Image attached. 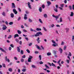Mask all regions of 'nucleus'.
Listing matches in <instances>:
<instances>
[{
	"label": "nucleus",
	"instance_id": "1",
	"mask_svg": "<svg viewBox=\"0 0 74 74\" xmlns=\"http://www.w3.org/2000/svg\"><path fill=\"white\" fill-rule=\"evenodd\" d=\"M39 35H42V34L41 32H39L37 33L35 35V37H37V36H40Z\"/></svg>",
	"mask_w": 74,
	"mask_h": 74
},
{
	"label": "nucleus",
	"instance_id": "2",
	"mask_svg": "<svg viewBox=\"0 0 74 74\" xmlns=\"http://www.w3.org/2000/svg\"><path fill=\"white\" fill-rule=\"evenodd\" d=\"M3 27H2V29L3 30H6V29L7 28V27L6 26H5V25H3Z\"/></svg>",
	"mask_w": 74,
	"mask_h": 74
},
{
	"label": "nucleus",
	"instance_id": "3",
	"mask_svg": "<svg viewBox=\"0 0 74 74\" xmlns=\"http://www.w3.org/2000/svg\"><path fill=\"white\" fill-rule=\"evenodd\" d=\"M13 12L15 14H18V12H17L15 8L13 10Z\"/></svg>",
	"mask_w": 74,
	"mask_h": 74
},
{
	"label": "nucleus",
	"instance_id": "4",
	"mask_svg": "<svg viewBox=\"0 0 74 74\" xmlns=\"http://www.w3.org/2000/svg\"><path fill=\"white\" fill-rule=\"evenodd\" d=\"M0 50L2 52H5L6 53V51H5L1 47H0Z\"/></svg>",
	"mask_w": 74,
	"mask_h": 74
},
{
	"label": "nucleus",
	"instance_id": "5",
	"mask_svg": "<svg viewBox=\"0 0 74 74\" xmlns=\"http://www.w3.org/2000/svg\"><path fill=\"white\" fill-rule=\"evenodd\" d=\"M30 3L29 2L28 3V6L29 8L30 9H32V7H31V5H30Z\"/></svg>",
	"mask_w": 74,
	"mask_h": 74
},
{
	"label": "nucleus",
	"instance_id": "6",
	"mask_svg": "<svg viewBox=\"0 0 74 74\" xmlns=\"http://www.w3.org/2000/svg\"><path fill=\"white\" fill-rule=\"evenodd\" d=\"M2 15L3 16H6V14L5 12H3L2 13Z\"/></svg>",
	"mask_w": 74,
	"mask_h": 74
},
{
	"label": "nucleus",
	"instance_id": "7",
	"mask_svg": "<svg viewBox=\"0 0 74 74\" xmlns=\"http://www.w3.org/2000/svg\"><path fill=\"white\" fill-rule=\"evenodd\" d=\"M12 8H15V5L14 3H12Z\"/></svg>",
	"mask_w": 74,
	"mask_h": 74
},
{
	"label": "nucleus",
	"instance_id": "8",
	"mask_svg": "<svg viewBox=\"0 0 74 74\" xmlns=\"http://www.w3.org/2000/svg\"><path fill=\"white\" fill-rule=\"evenodd\" d=\"M40 40V38L38 37V39H36V41H37L38 43H40V41H41Z\"/></svg>",
	"mask_w": 74,
	"mask_h": 74
},
{
	"label": "nucleus",
	"instance_id": "9",
	"mask_svg": "<svg viewBox=\"0 0 74 74\" xmlns=\"http://www.w3.org/2000/svg\"><path fill=\"white\" fill-rule=\"evenodd\" d=\"M59 51L60 52V53H62V52H63V50L61 48H59Z\"/></svg>",
	"mask_w": 74,
	"mask_h": 74
},
{
	"label": "nucleus",
	"instance_id": "10",
	"mask_svg": "<svg viewBox=\"0 0 74 74\" xmlns=\"http://www.w3.org/2000/svg\"><path fill=\"white\" fill-rule=\"evenodd\" d=\"M10 16H11V18H13L14 17V13H11L10 14Z\"/></svg>",
	"mask_w": 74,
	"mask_h": 74
},
{
	"label": "nucleus",
	"instance_id": "11",
	"mask_svg": "<svg viewBox=\"0 0 74 74\" xmlns=\"http://www.w3.org/2000/svg\"><path fill=\"white\" fill-rule=\"evenodd\" d=\"M65 30L66 31V33H68L69 31V29L68 28H65Z\"/></svg>",
	"mask_w": 74,
	"mask_h": 74
},
{
	"label": "nucleus",
	"instance_id": "12",
	"mask_svg": "<svg viewBox=\"0 0 74 74\" xmlns=\"http://www.w3.org/2000/svg\"><path fill=\"white\" fill-rule=\"evenodd\" d=\"M47 4H48V6H49L50 4H51V2L49 1H47Z\"/></svg>",
	"mask_w": 74,
	"mask_h": 74
},
{
	"label": "nucleus",
	"instance_id": "13",
	"mask_svg": "<svg viewBox=\"0 0 74 74\" xmlns=\"http://www.w3.org/2000/svg\"><path fill=\"white\" fill-rule=\"evenodd\" d=\"M53 47H56V46H58V44L57 43H54L52 45Z\"/></svg>",
	"mask_w": 74,
	"mask_h": 74
},
{
	"label": "nucleus",
	"instance_id": "14",
	"mask_svg": "<svg viewBox=\"0 0 74 74\" xmlns=\"http://www.w3.org/2000/svg\"><path fill=\"white\" fill-rule=\"evenodd\" d=\"M60 15V14H59L58 16H57V17L55 18H56V21H58V19H58L59 18V16Z\"/></svg>",
	"mask_w": 74,
	"mask_h": 74
},
{
	"label": "nucleus",
	"instance_id": "15",
	"mask_svg": "<svg viewBox=\"0 0 74 74\" xmlns=\"http://www.w3.org/2000/svg\"><path fill=\"white\" fill-rule=\"evenodd\" d=\"M27 15H26V14H25L24 15V19H25V20L27 19Z\"/></svg>",
	"mask_w": 74,
	"mask_h": 74
},
{
	"label": "nucleus",
	"instance_id": "16",
	"mask_svg": "<svg viewBox=\"0 0 74 74\" xmlns=\"http://www.w3.org/2000/svg\"><path fill=\"white\" fill-rule=\"evenodd\" d=\"M39 12H42V8H41V7H40L39 8Z\"/></svg>",
	"mask_w": 74,
	"mask_h": 74
},
{
	"label": "nucleus",
	"instance_id": "17",
	"mask_svg": "<svg viewBox=\"0 0 74 74\" xmlns=\"http://www.w3.org/2000/svg\"><path fill=\"white\" fill-rule=\"evenodd\" d=\"M17 51L18 52H20V51H21V49H19V48L18 47H17Z\"/></svg>",
	"mask_w": 74,
	"mask_h": 74
},
{
	"label": "nucleus",
	"instance_id": "18",
	"mask_svg": "<svg viewBox=\"0 0 74 74\" xmlns=\"http://www.w3.org/2000/svg\"><path fill=\"white\" fill-rule=\"evenodd\" d=\"M16 37H19V35L18 34H16L14 35V38H16Z\"/></svg>",
	"mask_w": 74,
	"mask_h": 74
},
{
	"label": "nucleus",
	"instance_id": "19",
	"mask_svg": "<svg viewBox=\"0 0 74 74\" xmlns=\"http://www.w3.org/2000/svg\"><path fill=\"white\" fill-rule=\"evenodd\" d=\"M66 48H67V46L66 45L64 46V48H63L64 50V51H66Z\"/></svg>",
	"mask_w": 74,
	"mask_h": 74
},
{
	"label": "nucleus",
	"instance_id": "20",
	"mask_svg": "<svg viewBox=\"0 0 74 74\" xmlns=\"http://www.w3.org/2000/svg\"><path fill=\"white\" fill-rule=\"evenodd\" d=\"M17 32L19 34H21L22 33V32H21V31L19 30H18L17 31Z\"/></svg>",
	"mask_w": 74,
	"mask_h": 74
},
{
	"label": "nucleus",
	"instance_id": "21",
	"mask_svg": "<svg viewBox=\"0 0 74 74\" xmlns=\"http://www.w3.org/2000/svg\"><path fill=\"white\" fill-rule=\"evenodd\" d=\"M54 10L55 11V12H56L58 11V9L55 8H54Z\"/></svg>",
	"mask_w": 74,
	"mask_h": 74
},
{
	"label": "nucleus",
	"instance_id": "22",
	"mask_svg": "<svg viewBox=\"0 0 74 74\" xmlns=\"http://www.w3.org/2000/svg\"><path fill=\"white\" fill-rule=\"evenodd\" d=\"M8 70L9 71H10V72H12V69L11 68H9Z\"/></svg>",
	"mask_w": 74,
	"mask_h": 74
},
{
	"label": "nucleus",
	"instance_id": "23",
	"mask_svg": "<svg viewBox=\"0 0 74 74\" xmlns=\"http://www.w3.org/2000/svg\"><path fill=\"white\" fill-rule=\"evenodd\" d=\"M32 59H30V58H28V62H31Z\"/></svg>",
	"mask_w": 74,
	"mask_h": 74
},
{
	"label": "nucleus",
	"instance_id": "24",
	"mask_svg": "<svg viewBox=\"0 0 74 74\" xmlns=\"http://www.w3.org/2000/svg\"><path fill=\"white\" fill-rule=\"evenodd\" d=\"M45 67H46L47 68V69H49V67L48 66H47V64H45Z\"/></svg>",
	"mask_w": 74,
	"mask_h": 74
},
{
	"label": "nucleus",
	"instance_id": "25",
	"mask_svg": "<svg viewBox=\"0 0 74 74\" xmlns=\"http://www.w3.org/2000/svg\"><path fill=\"white\" fill-rule=\"evenodd\" d=\"M44 16L45 18H47V14H45L44 15Z\"/></svg>",
	"mask_w": 74,
	"mask_h": 74
},
{
	"label": "nucleus",
	"instance_id": "26",
	"mask_svg": "<svg viewBox=\"0 0 74 74\" xmlns=\"http://www.w3.org/2000/svg\"><path fill=\"white\" fill-rule=\"evenodd\" d=\"M47 56H50L51 55V53L50 52H48L47 53Z\"/></svg>",
	"mask_w": 74,
	"mask_h": 74
},
{
	"label": "nucleus",
	"instance_id": "27",
	"mask_svg": "<svg viewBox=\"0 0 74 74\" xmlns=\"http://www.w3.org/2000/svg\"><path fill=\"white\" fill-rule=\"evenodd\" d=\"M21 19V17L20 16L18 17V18L17 19L18 21H19Z\"/></svg>",
	"mask_w": 74,
	"mask_h": 74
},
{
	"label": "nucleus",
	"instance_id": "28",
	"mask_svg": "<svg viewBox=\"0 0 74 74\" xmlns=\"http://www.w3.org/2000/svg\"><path fill=\"white\" fill-rule=\"evenodd\" d=\"M39 21L40 23H42V24L43 23L42 22V21L41 20V19H39Z\"/></svg>",
	"mask_w": 74,
	"mask_h": 74
},
{
	"label": "nucleus",
	"instance_id": "29",
	"mask_svg": "<svg viewBox=\"0 0 74 74\" xmlns=\"http://www.w3.org/2000/svg\"><path fill=\"white\" fill-rule=\"evenodd\" d=\"M74 15V13H73V12H71V14L70 15L71 16H73Z\"/></svg>",
	"mask_w": 74,
	"mask_h": 74
},
{
	"label": "nucleus",
	"instance_id": "30",
	"mask_svg": "<svg viewBox=\"0 0 74 74\" xmlns=\"http://www.w3.org/2000/svg\"><path fill=\"white\" fill-rule=\"evenodd\" d=\"M36 30H37V31H39V30L41 31V28H38L36 29Z\"/></svg>",
	"mask_w": 74,
	"mask_h": 74
},
{
	"label": "nucleus",
	"instance_id": "31",
	"mask_svg": "<svg viewBox=\"0 0 74 74\" xmlns=\"http://www.w3.org/2000/svg\"><path fill=\"white\" fill-rule=\"evenodd\" d=\"M51 65L52 66H53V67H56V66H55V65L53 63H51Z\"/></svg>",
	"mask_w": 74,
	"mask_h": 74
},
{
	"label": "nucleus",
	"instance_id": "32",
	"mask_svg": "<svg viewBox=\"0 0 74 74\" xmlns=\"http://www.w3.org/2000/svg\"><path fill=\"white\" fill-rule=\"evenodd\" d=\"M28 21L29 22H32V20L30 18H29L28 19Z\"/></svg>",
	"mask_w": 74,
	"mask_h": 74
},
{
	"label": "nucleus",
	"instance_id": "33",
	"mask_svg": "<svg viewBox=\"0 0 74 74\" xmlns=\"http://www.w3.org/2000/svg\"><path fill=\"white\" fill-rule=\"evenodd\" d=\"M39 64H43V63H44L43 62H42V61H40L39 62Z\"/></svg>",
	"mask_w": 74,
	"mask_h": 74
},
{
	"label": "nucleus",
	"instance_id": "34",
	"mask_svg": "<svg viewBox=\"0 0 74 74\" xmlns=\"http://www.w3.org/2000/svg\"><path fill=\"white\" fill-rule=\"evenodd\" d=\"M23 32H25V33L27 32V31L25 29H23Z\"/></svg>",
	"mask_w": 74,
	"mask_h": 74
},
{
	"label": "nucleus",
	"instance_id": "35",
	"mask_svg": "<svg viewBox=\"0 0 74 74\" xmlns=\"http://www.w3.org/2000/svg\"><path fill=\"white\" fill-rule=\"evenodd\" d=\"M39 58L40 60H41V55H40L39 56Z\"/></svg>",
	"mask_w": 74,
	"mask_h": 74
},
{
	"label": "nucleus",
	"instance_id": "36",
	"mask_svg": "<svg viewBox=\"0 0 74 74\" xmlns=\"http://www.w3.org/2000/svg\"><path fill=\"white\" fill-rule=\"evenodd\" d=\"M15 41L17 42H19V40L18 39H15Z\"/></svg>",
	"mask_w": 74,
	"mask_h": 74
},
{
	"label": "nucleus",
	"instance_id": "37",
	"mask_svg": "<svg viewBox=\"0 0 74 74\" xmlns=\"http://www.w3.org/2000/svg\"><path fill=\"white\" fill-rule=\"evenodd\" d=\"M12 37V36L11 35H10L9 36V37H8V38L10 39V38H11Z\"/></svg>",
	"mask_w": 74,
	"mask_h": 74
},
{
	"label": "nucleus",
	"instance_id": "38",
	"mask_svg": "<svg viewBox=\"0 0 74 74\" xmlns=\"http://www.w3.org/2000/svg\"><path fill=\"white\" fill-rule=\"evenodd\" d=\"M69 9L70 10H72V7H71V5H69Z\"/></svg>",
	"mask_w": 74,
	"mask_h": 74
},
{
	"label": "nucleus",
	"instance_id": "39",
	"mask_svg": "<svg viewBox=\"0 0 74 74\" xmlns=\"http://www.w3.org/2000/svg\"><path fill=\"white\" fill-rule=\"evenodd\" d=\"M62 21H62V18L60 17V21L61 22H62Z\"/></svg>",
	"mask_w": 74,
	"mask_h": 74
},
{
	"label": "nucleus",
	"instance_id": "40",
	"mask_svg": "<svg viewBox=\"0 0 74 74\" xmlns=\"http://www.w3.org/2000/svg\"><path fill=\"white\" fill-rule=\"evenodd\" d=\"M20 53L22 54V55H23V51L22 50H21Z\"/></svg>",
	"mask_w": 74,
	"mask_h": 74
},
{
	"label": "nucleus",
	"instance_id": "41",
	"mask_svg": "<svg viewBox=\"0 0 74 74\" xmlns=\"http://www.w3.org/2000/svg\"><path fill=\"white\" fill-rule=\"evenodd\" d=\"M60 5V7H62V8H63V7H64L63 6L64 5V4H61Z\"/></svg>",
	"mask_w": 74,
	"mask_h": 74
},
{
	"label": "nucleus",
	"instance_id": "42",
	"mask_svg": "<svg viewBox=\"0 0 74 74\" xmlns=\"http://www.w3.org/2000/svg\"><path fill=\"white\" fill-rule=\"evenodd\" d=\"M25 64H26L27 65H29V63H28L27 61H25Z\"/></svg>",
	"mask_w": 74,
	"mask_h": 74
},
{
	"label": "nucleus",
	"instance_id": "43",
	"mask_svg": "<svg viewBox=\"0 0 74 74\" xmlns=\"http://www.w3.org/2000/svg\"><path fill=\"white\" fill-rule=\"evenodd\" d=\"M43 29L45 31V32H47V29H46V28L45 27H43Z\"/></svg>",
	"mask_w": 74,
	"mask_h": 74
},
{
	"label": "nucleus",
	"instance_id": "44",
	"mask_svg": "<svg viewBox=\"0 0 74 74\" xmlns=\"http://www.w3.org/2000/svg\"><path fill=\"white\" fill-rule=\"evenodd\" d=\"M42 8L43 9H44V8H45V5L44 4H43L42 5Z\"/></svg>",
	"mask_w": 74,
	"mask_h": 74
},
{
	"label": "nucleus",
	"instance_id": "45",
	"mask_svg": "<svg viewBox=\"0 0 74 74\" xmlns=\"http://www.w3.org/2000/svg\"><path fill=\"white\" fill-rule=\"evenodd\" d=\"M26 69H23L22 70V71H23V72H25V71H26Z\"/></svg>",
	"mask_w": 74,
	"mask_h": 74
},
{
	"label": "nucleus",
	"instance_id": "46",
	"mask_svg": "<svg viewBox=\"0 0 74 74\" xmlns=\"http://www.w3.org/2000/svg\"><path fill=\"white\" fill-rule=\"evenodd\" d=\"M6 61H7V62H10V59H8L6 60Z\"/></svg>",
	"mask_w": 74,
	"mask_h": 74
},
{
	"label": "nucleus",
	"instance_id": "47",
	"mask_svg": "<svg viewBox=\"0 0 74 74\" xmlns=\"http://www.w3.org/2000/svg\"><path fill=\"white\" fill-rule=\"evenodd\" d=\"M51 42H52V43H53V44L56 43V42H55V41H54L53 40H52Z\"/></svg>",
	"mask_w": 74,
	"mask_h": 74
},
{
	"label": "nucleus",
	"instance_id": "48",
	"mask_svg": "<svg viewBox=\"0 0 74 74\" xmlns=\"http://www.w3.org/2000/svg\"><path fill=\"white\" fill-rule=\"evenodd\" d=\"M26 51L28 52V53H30V51L29 50V49H27L26 50Z\"/></svg>",
	"mask_w": 74,
	"mask_h": 74
},
{
	"label": "nucleus",
	"instance_id": "49",
	"mask_svg": "<svg viewBox=\"0 0 74 74\" xmlns=\"http://www.w3.org/2000/svg\"><path fill=\"white\" fill-rule=\"evenodd\" d=\"M9 25H12L13 24V22H10L9 23Z\"/></svg>",
	"mask_w": 74,
	"mask_h": 74
},
{
	"label": "nucleus",
	"instance_id": "50",
	"mask_svg": "<svg viewBox=\"0 0 74 74\" xmlns=\"http://www.w3.org/2000/svg\"><path fill=\"white\" fill-rule=\"evenodd\" d=\"M68 56H71V52H69V54L68 55Z\"/></svg>",
	"mask_w": 74,
	"mask_h": 74
},
{
	"label": "nucleus",
	"instance_id": "51",
	"mask_svg": "<svg viewBox=\"0 0 74 74\" xmlns=\"http://www.w3.org/2000/svg\"><path fill=\"white\" fill-rule=\"evenodd\" d=\"M60 61H61V59L59 60V61H58L57 62V63L58 64H59L60 63Z\"/></svg>",
	"mask_w": 74,
	"mask_h": 74
},
{
	"label": "nucleus",
	"instance_id": "52",
	"mask_svg": "<svg viewBox=\"0 0 74 74\" xmlns=\"http://www.w3.org/2000/svg\"><path fill=\"white\" fill-rule=\"evenodd\" d=\"M32 67L33 68H36V66H35V65H32Z\"/></svg>",
	"mask_w": 74,
	"mask_h": 74
},
{
	"label": "nucleus",
	"instance_id": "53",
	"mask_svg": "<svg viewBox=\"0 0 74 74\" xmlns=\"http://www.w3.org/2000/svg\"><path fill=\"white\" fill-rule=\"evenodd\" d=\"M21 62H24V59L23 58L21 59Z\"/></svg>",
	"mask_w": 74,
	"mask_h": 74
},
{
	"label": "nucleus",
	"instance_id": "54",
	"mask_svg": "<svg viewBox=\"0 0 74 74\" xmlns=\"http://www.w3.org/2000/svg\"><path fill=\"white\" fill-rule=\"evenodd\" d=\"M52 16L53 17V18H56V17H57V16H56L54 14H53Z\"/></svg>",
	"mask_w": 74,
	"mask_h": 74
},
{
	"label": "nucleus",
	"instance_id": "55",
	"mask_svg": "<svg viewBox=\"0 0 74 74\" xmlns=\"http://www.w3.org/2000/svg\"><path fill=\"white\" fill-rule=\"evenodd\" d=\"M53 52L54 54H56V51L55 50H53Z\"/></svg>",
	"mask_w": 74,
	"mask_h": 74
},
{
	"label": "nucleus",
	"instance_id": "56",
	"mask_svg": "<svg viewBox=\"0 0 74 74\" xmlns=\"http://www.w3.org/2000/svg\"><path fill=\"white\" fill-rule=\"evenodd\" d=\"M64 44V42L63 41H62L61 44L62 45H63Z\"/></svg>",
	"mask_w": 74,
	"mask_h": 74
},
{
	"label": "nucleus",
	"instance_id": "57",
	"mask_svg": "<svg viewBox=\"0 0 74 74\" xmlns=\"http://www.w3.org/2000/svg\"><path fill=\"white\" fill-rule=\"evenodd\" d=\"M2 66L3 67H5V64H3Z\"/></svg>",
	"mask_w": 74,
	"mask_h": 74
},
{
	"label": "nucleus",
	"instance_id": "58",
	"mask_svg": "<svg viewBox=\"0 0 74 74\" xmlns=\"http://www.w3.org/2000/svg\"><path fill=\"white\" fill-rule=\"evenodd\" d=\"M37 49H41V48L39 47L38 46H37Z\"/></svg>",
	"mask_w": 74,
	"mask_h": 74
},
{
	"label": "nucleus",
	"instance_id": "59",
	"mask_svg": "<svg viewBox=\"0 0 74 74\" xmlns=\"http://www.w3.org/2000/svg\"><path fill=\"white\" fill-rule=\"evenodd\" d=\"M29 58H30L31 59H32V58H33V57L30 55L29 56Z\"/></svg>",
	"mask_w": 74,
	"mask_h": 74
},
{
	"label": "nucleus",
	"instance_id": "60",
	"mask_svg": "<svg viewBox=\"0 0 74 74\" xmlns=\"http://www.w3.org/2000/svg\"><path fill=\"white\" fill-rule=\"evenodd\" d=\"M51 26L52 27H53L55 26L54 24H53L51 25Z\"/></svg>",
	"mask_w": 74,
	"mask_h": 74
},
{
	"label": "nucleus",
	"instance_id": "61",
	"mask_svg": "<svg viewBox=\"0 0 74 74\" xmlns=\"http://www.w3.org/2000/svg\"><path fill=\"white\" fill-rule=\"evenodd\" d=\"M35 53L36 54H37V53H38V51H35Z\"/></svg>",
	"mask_w": 74,
	"mask_h": 74
},
{
	"label": "nucleus",
	"instance_id": "62",
	"mask_svg": "<svg viewBox=\"0 0 74 74\" xmlns=\"http://www.w3.org/2000/svg\"><path fill=\"white\" fill-rule=\"evenodd\" d=\"M19 44H20V45H22V41H20L19 42Z\"/></svg>",
	"mask_w": 74,
	"mask_h": 74
},
{
	"label": "nucleus",
	"instance_id": "63",
	"mask_svg": "<svg viewBox=\"0 0 74 74\" xmlns=\"http://www.w3.org/2000/svg\"><path fill=\"white\" fill-rule=\"evenodd\" d=\"M59 9H60V10H63V8H61V7H59Z\"/></svg>",
	"mask_w": 74,
	"mask_h": 74
},
{
	"label": "nucleus",
	"instance_id": "64",
	"mask_svg": "<svg viewBox=\"0 0 74 74\" xmlns=\"http://www.w3.org/2000/svg\"><path fill=\"white\" fill-rule=\"evenodd\" d=\"M66 62H67V63H68V64H69L70 63V61L69 60H67Z\"/></svg>",
	"mask_w": 74,
	"mask_h": 74
}]
</instances>
